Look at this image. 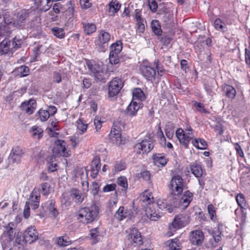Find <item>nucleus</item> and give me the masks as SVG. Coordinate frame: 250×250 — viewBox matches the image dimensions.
I'll use <instances>...</instances> for the list:
<instances>
[{"instance_id": "338daca9", "label": "nucleus", "mask_w": 250, "mask_h": 250, "mask_svg": "<svg viewBox=\"0 0 250 250\" xmlns=\"http://www.w3.org/2000/svg\"><path fill=\"white\" fill-rule=\"evenodd\" d=\"M143 22V20L137 21V29L138 32L141 33H143L145 29V26Z\"/></svg>"}, {"instance_id": "393cba45", "label": "nucleus", "mask_w": 250, "mask_h": 250, "mask_svg": "<svg viewBox=\"0 0 250 250\" xmlns=\"http://www.w3.org/2000/svg\"><path fill=\"white\" fill-rule=\"evenodd\" d=\"M193 194L187 190L184 192L182 197L180 199L179 205L187 208L193 200Z\"/></svg>"}, {"instance_id": "0eeeda50", "label": "nucleus", "mask_w": 250, "mask_h": 250, "mask_svg": "<svg viewBox=\"0 0 250 250\" xmlns=\"http://www.w3.org/2000/svg\"><path fill=\"white\" fill-rule=\"evenodd\" d=\"M121 123L120 122L117 121L113 123L110 133L109 134V138L113 144L119 146L123 144V140L122 139L121 130Z\"/></svg>"}, {"instance_id": "6ab92c4d", "label": "nucleus", "mask_w": 250, "mask_h": 250, "mask_svg": "<svg viewBox=\"0 0 250 250\" xmlns=\"http://www.w3.org/2000/svg\"><path fill=\"white\" fill-rule=\"evenodd\" d=\"M110 38L111 36L109 33L104 30H101L99 31L98 39L95 41V44L101 47L104 46V45L110 41Z\"/></svg>"}, {"instance_id": "8fccbe9b", "label": "nucleus", "mask_w": 250, "mask_h": 250, "mask_svg": "<svg viewBox=\"0 0 250 250\" xmlns=\"http://www.w3.org/2000/svg\"><path fill=\"white\" fill-rule=\"evenodd\" d=\"M167 250H178L180 249V246L178 243V240H171L167 242Z\"/></svg>"}, {"instance_id": "f8f14e48", "label": "nucleus", "mask_w": 250, "mask_h": 250, "mask_svg": "<svg viewBox=\"0 0 250 250\" xmlns=\"http://www.w3.org/2000/svg\"><path fill=\"white\" fill-rule=\"evenodd\" d=\"M122 80L120 78H115L109 83L108 86V95L113 97L117 95L123 86Z\"/></svg>"}, {"instance_id": "13d9d810", "label": "nucleus", "mask_w": 250, "mask_h": 250, "mask_svg": "<svg viewBox=\"0 0 250 250\" xmlns=\"http://www.w3.org/2000/svg\"><path fill=\"white\" fill-rule=\"evenodd\" d=\"M195 107L197 108V110L200 113H208L209 112L204 107L203 104L197 102H195L194 104Z\"/></svg>"}, {"instance_id": "a18cd8bd", "label": "nucleus", "mask_w": 250, "mask_h": 250, "mask_svg": "<svg viewBox=\"0 0 250 250\" xmlns=\"http://www.w3.org/2000/svg\"><path fill=\"white\" fill-rule=\"evenodd\" d=\"M208 211L210 216V219L213 222L217 220V217L216 214L215 207L212 204H209L208 206Z\"/></svg>"}, {"instance_id": "680f3d73", "label": "nucleus", "mask_w": 250, "mask_h": 250, "mask_svg": "<svg viewBox=\"0 0 250 250\" xmlns=\"http://www.w3.org/2000/svg\"><path fill=\"white\" fill-rule=\"evenodd\" d=\"M214 27L217 30H222L224 28V23L219 19H217L214 22Z\"/></svg>"}, {"instance_id": "e433bc0d", "label": "nucleus", "mask_w": 250, "mask_h": 250, "mask_svg": "<svg viewBox=\"0 0 250 250\" xmlns=\"http://www.w3.org/2000/svg\"><path fill=\"white\" fill-rule=\"evenodd\" d=\"M30 133L33 137L40 139L42 136L43 130L40 127L35 125L31 128Z\"/></svg>"}, {"instance_id": "f704fd0d", "label": "nucleus", "mask_w": 250, "mask_h": 250, "mask_svg": "<svg viewBox=\"0 0 250 250\" xmlns=\"http://www.w3.org/2000/svg\"><path fill=\"white\" fill-rule=\"evenodd\" d=\"M154 162L155 165H160L162 167L165 166L167 163L166 158L160 154H156L153 156Z\"/></svg>"}, {"instance_id": "603ef678", "label": "nucleus", "mask_w": 250, "mask_h": 250, "mask_svg": "<svg viewBox=\"0 0 250 250\" xmlns=\"http://www.w3.org/2000/svg\"><path fill=\"white\" fill-rule=\"evenodd\" d=\"M39 118L42 122L47 121L49 117V114L46 110L40 109L38 112Z\"/></svg>"}, {"instance_id": "1a4fd4ad", "label": "nucleus", "mask_w": 250, "mask_h": 250, "mask_svg": "<svg viewBox=\"0 0 250 250\" xmlns=\"http://www.w3.org/2000/svg\"><path fill=\"white\" fill-rule=\"evenodd\" d=\"M175 134L180 143L188 148L190 141L193 137L192 129H186L184 131L182 129L179 128Z\"/></svg>"}, {"instance_id": "7ed1b4c3", "label": "nucleus", "mask_w": 250, "mask_h": 250, "mask_svg": "<svg viewBox=\"0 0 250 250\" xmlns=\"http://www.w3.org/2000/svg\"><path fill=\"white\" fill-rule=\"evenodd\" d=\"M153 147V140L151 135L149 134L141 142L136 144L134 149L136 153L144 154L149 152Z\"/></svg>"}, {"instance_id": "5701e85b", "label": "nucleus", "mask_w": 250, "mask_h": 250, "mask_svg": "<svg viewBox=\"0 0 250 250\" xmlns=\"http://www.w3.org/2000/svg\"><path fill=\"white\" fill-rule=\"evenodd\" d=\"M131 238L137 245H142L143 243L141 233L135 228L130 229L128 238Z\"/></svg>"}, {"instance_id": "c756f323", "label": "nucleus", "mask_w": 250, "mask_h": 250, "mask_svg": "<svg viewBox=\"0 0 250 250\" xmlns=\"http://www.w3.org/2000/svg\"><path fill=\"white\" fill-rule=\"evenodd\" d=\"M151 28L153 33L158 36H160L162 35V29L161 25L159 21L157 20H153L151 22Z\"/></svg>"}, {"instance_id": "e2e57ef3", "label": "nucleus", "mask_w": 250, "mask_h": 250, "mask_svg": "<svg viewBox=\"0 0 250 250\" xmlns=\"http://www.w3.org/2000/svg\"><path fill=\"white\" fill-rule=\"evenodd\" d=\"M53 81L54 83H59L62 82V75L57 71H55L53 73Z\"/></svg>"}, {"instance_id": "ea45409f", "label": "nucleus", "mask_w": 250, "mask_h": 250, "mask_svg": "<svg viewBox=\"0 0 250 250\" xmlns=\"http://www.w3.org/2000/svg\"><path fill=\"white\" fill-rule=\"evenodd\" d=\"M69 6L68 7V8ZM72 7L71 6H70ZM53 11L56 14H59L62 12H65V14L67 15L68 12V9L67 10H65V8L64 7V5H63L61 2H57L55 3L53 5Z\"/></svg>"}, {"instance_id": "412c9836", "label": "nucleus", "mask_w": 250, "mask_h": 250, "mask_svg": "<svg viewBox=\"0 0 250 250\" xmlns=\"http://www.w3.org/2000/svg\"><path fill=\"white\" fill-rule=\"evenodd\" d=\"M36 102L35 100L30 99L27 102L23 103L21 106V110L28 115L32 114L36 108Z\"/></svg>"}, {"instance_id": "f03ea898", "label": "nucleus", "mask_w": 250, "mask_h": 250, "mask_svg": "<svg viewBox=\"0 0 250 250\" xmlns=\"http://www.w3.org/2000/svg\"><path fill=\"white\" fill-rule=\"evenodd\" d=\"M86 65L90 72V74L94 77L96 81L103 83L105 82L108 76L107 71L104 69L102 64L87 61Z\"/></svg>"}, {"instance_id": "dca6fc26", "label": "nucleus", "mask_w": 250, "mask_h": 250, "mask_svg": "<svg viewBox=\"0 0 250 250\" xmlns=\"http://www.w3.org/2000/svg\"><path fill=\"white\" fill-rule=\"evenodd\" d=\"M223 227L222 224L218 223L217 227L214 228L211 235L212 238L209 240V243L213 247H216L219 242L222 240V234L221 229Z\"/></svg>"}, {"instance_id": "09e8293b", "label": "nucleus", "mask_w": 250, "mask_h": 250, "mask_svg": "<svg viewBox=\"0 0 250 250\" xmlns=\"http://www.w3.org/2000/svg\"><path fill=\"white\" fill-rule=\"evenodd\" d=\"M153 65L154 66L155 70L157 71L158 74L160 76L164 75L165 69L164 68L163 65L160 64L158 60H156L153 62Z\"/></svg>"}, {"instance_id": "4c0bfd02", "label": "nucleus", "mask_w": 250, "mask_h": 250, "mask_svg": "<svg viewBox=\"0 0 250 250\" xmlns=\"http://www.w3.org/2000/svg\"><path fill=\"white\" fill-rule=\"evenodd\" d=\"M122 42L120 41H118L111 45L110 53L119 54L122 50Z\"/></svg>"}, {"instance_id": "4be33fe9", "label": "nucleus", "mask_w": 250, "mask_h": 250, "mask_svg": "<svg viewBox=\"0 0 250 250\" xmlns=\"http://www.w3.org/2000/svg\"><path fill=\"white\" fill-rule=\"evenodd\" d=\"M141 105L142 104L141 103L136 101H132L126 109L125 114L131 117L135 116Z\"/></svg>"}, {"instance_id": "2eb2a0df", "label": "nucleus", "mask_w": 250, "mask_h": 250, "mask_svg": "<svg viewBox=\"0 0 250 250\" xmlns=\"http://www.w3.org/2000/svg\"><path fill=\"white\" fill-rule=\"evenodd\" d=\"M204 235L200 230H195L190 233L189 241L194 245L199 246L202 244Z\"/></svg>"}, {"instance_id": "a878e982", "label": "nucleus", "mask_w": 250, "mask_h": 250, "mask_svg": "<svg viewBox=\"0 0 250 250\" xmlns=\"http://www.w3.org/2000/svg\"><path fill=\"white\" fill-rule=\"evenodd\" d=\"M191 173L197 178H201L204 172V169L201 164L197 161L190 165Z\"/></svg>"}, {"instance_id": "774afa93", "label": "nucleus", "mask_w": 250, "mask_h": 250, "mask_svg": "<svg viewBox=\"0 0 250 250\" xmlns=\"http://www.w3.org/2000/svg\"><path fill=\"white\" fill-rule=\"evenodd\" d=\"M100 188L99 184L97 182H94L92 184L91 192L93 195H96L98 194Z\"/></svg>"}, {"instance_id": "c03bdc74", "label": "nucleus", "mask_w": 250, "mask_h": 250, "mask_svg": "<svg viewBox=\"0 0 250 250\" xmlns=\"http://www.w3.org/2000/svg\"><path fill=\"white\" fill-rule=\"evenodd\" d=\"M236 200L241 208H246L247 207L245 197L243 194L239 193L236 196Z\"/></svg>"}, {"instance_id": "3c124183", "label": "nucleus", "mask_w": 250, "mask_h": 250, "mask_svg": "<svg viewBox=\"0 0 250 250\" xmlns=\"http://www.w3.org/2000/svg\"><path fill=\"white\" fill-rule=\"evenodd\" d=\"M165 133L166 136L169 139H171L172 138L174 130H173V126L170 123H169L168 125H167L165 128Z\"/></svg>"}, {"instance_id": "6e6d98bb", "label": "nucleus", "mask_w": 250, "mask_h": 250, "mask_svg": "<svg viewBox=\"0 0 250 250\" xmlns=\"http://www.w3.org/2000/svg\"><path fill=\"white\" fill-rule=\"evenodd\" d=\"M18 72L21 73V76L24 77L28 75L29 73V68L25 65H21L18 68Z\"/></svg>"}, {"instance_id": "58836bf2", "label": "nucleus", "mask_w": 250, "mask_h": 250, "mask_svg": "<svg viewBox=\"0 0 250 250\" xmlns=\"http://www.w3.org/2000/svg\"><path fill=\"white\" fill-rule=\"evenodd\" d=\"M89 235L92 239V243L95 244L99 241L100 239V235H99V229L96 228L90 230Z\"/></svg>"}, {"instance_id": "2f4dec72", "label": "nucleus", "mask_w": 250, "mask_h": 250, "mask_svg": "<svg viewBox=\"0 0 250 250\" xmlns=\"http://www.w3.org/2000/svg\"><path fill=\"white\" fill-rule=\"evenodd\" d=\"M223 90L226 96L231 99H233L236 94L235 89L232 86L229 84H225L223 86Z\"/></svg>"}, {"instance_id": "a211bd4d", "label": "nucleus", "mask_w": 250, "mask_h": 250, "mask_svg": "<svg viewBox=\"0 0 250 250\" xmlns=\"http://www.w3.org/2000/svg\"><path fill=\"white\" fill-rule=\"evenodd\" d=\"M132 214L133 212L131 210L122 206L116 211L114 217L118 221H121L126 218H131Z\"/></svg>"}, {"instance_id": "37998d69", "label": "nucleus", "mask_w": 250, "mask_h": 250, "mask_svg": "<svg viewBox=\"0 0 250 250\" xmlns=\"http://www.w3.org/2000/svg\"><path fill=\"white\" fill-rule=\"evenodd\" d=\"M53 34L57 38L62 39L65 37L64 29L58 27H54L51 29Z\"/></svg>"}, {"instance_id": "c85d7f7f", "label": "nucleus", "mask_w": 250, "mask_h": 250, "mask_svg": "<svg viewBox=\"0 0 250 250\" xmlns=\"http://www.w3.org/2000/svg\"><path fill=\"white\" fill-rule=\"evenodd\" d=\"M145 99V94L140 88H137L133 90L132 101H136L141 103V102Z\"/></svg>"}, {"instance_id": "052dcab7", "label": "nucleus", "mask_w": 250, "mask_h": 250, "mask_svg": "<svg viewBox=\"0 0 250 250\" xmlns=\"http://www.w3.org/2000/svg\"><path fill=\"white\" fill-rule=\"evenodd\" d=\"M50 185L47 183H43L42 184V190L43 195H46L49 193Z\"/></svg>"}, {"instance_id": "f3484780", "label": "nucleus", "mask_w": 250, "mask_h": 250, "mask_svg": "<svg viewBox=\"0 0 250 250\" xmlns=\"http://www.w3.org/2000/svg\"><path fill=\"white\" fill-rule=\"evenodd\" d=\"M28 16V12L27 11L22 10L19 12L17 19L13 22V25L18 28H23L25 26V21Z\"/></svg>"}, {"instance_id": "c9c22d12", "label": "nucleus", "mask_w": 250, "mask_h": 250, "mask_svg": "<svg viewBox=\"0 0 250 250\" xmlns=\"http://www.w3.org/2000/svg\"><path fill=\"white\" fill-rule=\"evenodd\" d=\"M55 242L61 247L68 246L71 243V241L66 236H62L56 238Z\"/></svg>"}, {"instance_id": "20e7f679", "label": "nucleus", "mask_w": 250, "mask_h": 250, "mask_svg": "<svg viewBox=\"0 0 250 250\" xmlns=\"http://www.w3.org/2000/svg\"><path fill=\"white\" fill-rule=\"evenodd\" d=\"M141 74L147 81L152 82L155 79L156 71L153 65L147 61H144L140 65Z\"/></svg>"}, {"instance_id": "69168bd1", "label": "nucleus", "mask_w": 250, "mask_h": 250, "mask_svg": "<svg viewBox=\"0 0 250 250\" xmlns=\"http://www.w3.org/2000/svg\"><path fill=\"white\" fill-rule=\"evenodd\" d=\"M21 43H22V41L21 39L17 38V37H15L13 38V42H12L13 47L15 49L19 48L21 47Z\"/></svg>"}, {"instance_id": "423d86ee", "label": "nucleus", "mask_w": 250, "mask_h": 250, "mask_svg": "<svg viewBox=\"0 0 250 250\" xmlns=\"http://www.w3.org/2000/svg\"><path fill=\"white\" fill-rule=\"evenodd\" d=\"M189 217L186 214H180L175 216L173 221L169 226L171 231L174 232L178 229L185 227L189 222Z\"/></svg>"}, {"instance_id": "bb28decb", "label": "nucleus", "mask_w": 250, "mask_h": 250, "mask_svg": "<svg viewBox=\"0 0 250 250\" xmlns=\"http://www.w3.org/2000/svg\"><path fill=\"white\" fill-rule=\"evenodd\" d=\"M108 12L110 16H113L121 8V4L116 0H112L108 4Z\"/></svg>"}, {"instance_id": "0e129e2a", "label": "nucleus", "mask_w": 250, "mask_h": 250, "mask_svg": "<svg viewBox=\"0 0 250 250\" xmlns=\"http://www.w3.org/2000/svg\"><path fill=\"white\" fill-rule=\"evenodd\" d=\"M77 128L81 130V133H83L87 129V125L83 123L81 120L77 122Z\"/></svg>"}, {"instance_id": "4468645a", "label": "nucleus", "mask_w": 250, "mask_h": 250, "mask_svg": "<svg viewBox=\"0 0 250 250\" xmlns=\"http://www.w3.org/2000/svg\"><path fill=\"white\" fill-rule=\"evenodd\" d=\"M23 234L25 242L30 244L38 239V233L34 226L28 228Z\"/></svg>"}, {"instance_id": "b1692460", "label": "nucleus", "mask_w": 250, "mask_h": 250, "mask_svg": "<svg viewBox=\"0 0 250 250\" xmlns=\"http://www.w3.org/2000/svg\"><path fill=\"white\" fill-rule=\"evenodd\" d=\"M23 154L22 150L19 146L13 147L10 153L9 159L12 160L13 163H19Z\"/></svg>"}, {"instance_id": "864d4df0", "label": "nucleus", "mask_w": 250, "mask_h": 250, "mask_svg": "<svg viewBox=\"0 0 250 250\" xmlns=\"http://www.w3.org/2000/svg\"><path fill=\"white\" fill-rule=\"evenodd\" d=\"M118 184L122 187V190H126L128 188L127 179L125 177H120L117 179Z\"/></svg>"}, {"instance_id": "79ce46f5", "label": "nucleus", "mask_w": 250, "mask_h": 250, "mask_svg": "<svg viewBox=\"0 0 250 250\" xmlns=\"http://www.w3.org/2000/svg\"><path fill=\"white\" fill-rule=\"evenodd\" d=\"M48 208L50 213L54 217L58 216L59 212L55 206V202L53 200H50L48 201Z\"/></svg>"}, {"instance_id": "5fc2aeb1", "label": "nucleus", "mask_w": 250, "mask_h": 250, "mask_svg": "<svg viewBox=\"0 0 250 250\" xmlns=\"http://www.w3.org/2000/svg\"><path fill=\"white\" fill-rule=\"evenodd\" d=\"M109 62L112 64H116L119 62L118 54L110 53L109 56Z\"/></svg>"}, {"instance_id": "473e14b6", "label": "nucleus", "mask_w": 250, "mask_h": 250, "mask_svg": "<svg viewBox=\"0 0 250 250\" xmlns=\"http://www.w3.org/2000/svg\"><path fill=\"white\" fill-rule=\"evenodd\" d=\"M10 42L8 40H3L0 43V55L7 54L10 50Z\"/></svg>"}, {"instance_id": "aec40b11", "label": "nucleus", "mask_w": 250, "mask_h": 250, "mask_svg": "<svg viewBox=\"0 0 250 250\" xmlns=\"http://www.w3.org/2000/svg\"><path fill=\"white\" fill-rule=\"evenodd\" d=\"M101 160L99 157H95L91 164V176L95 179L97 177L101 168Z\"/></svg>"}, {"instance_id": "cd10ccee", "label": "nucleus", "mask_w": 250, "mask_h": 250, "mask_svg": "<svg viewBox=\"0 0 250 250\" xmlns=\"http://www.w3.org/2000/svg\"><path fill=\"white\" fill-rule=\"evenodd\" d=\"M74 7H68V12L69 13V17L67 19V20L65 21L64 24V26L67 29H71L73 28L74 23L75 20L73 17V12H74Z\"/></svg>"}, {"instance_id": "39448f33", "label": "nucleus", "mask_w": 250, "mask_h": 250, "mask_svg": "<svg viewBox=\"0 0 250 250\" xmlns=\"http://www.w3.org/2000/svg\"><path fill=\"white\" fill-rule=\"evenodd\" d=\"M169 188L171 190L170 194L176 199L183 190L184 182L182 177L179 175L173 176L170 181Z\"/></svg>"}, {"instance_id": "a19ab883", "label": "nucleus", "mask_w": 250, "mask_h": 250, "mask_svg": "<svg viewBox=\"0 0 250 250\" xmlns=\"http://www.w3.org/2000/svg\"><path fill=\"white\" fill-rule=\"evenodd\" d=\"M84 32L87 35H90L95 32L96 30V25L94 23H83Z\"/></svg>"}, {"instance_id": "f257e3e1", "label": "nucleus", "mask_w": 250, "mask_h": 250, "mask_svg": "<svg viewBox=\"0 0 250 250\" xmlns=\"http://www.w3.org/2000/svg\"><path fill=\"white\" fill-rule=\"evenodd\" d=\"M99 210V207L95 204L89 207L82 208L78 212L77 219L83 224L91 223L97 219Z\"/></svg>"}, {"instance_id": "49530a36", "label": "nucleus", "mask_w": 250, "mask_h": 250, "mask_svg": "<svg viewBox=\"0 0 250 250\" xmlns=\"http://www.w3.org/2000/svg\"><path fill=\"white\" fill-rule=\"evenodd\" d=\"M142 200L144 203H147V204H146V205L149 204L154 203L151 193L148 192L147 191L144 192Z\"/></svg>"}, {"instance_id": "6e6552de", "label": "nucleus", "mask_w": 250, "mask_h": 250, "mask_svg": "<svg viewBox=\"0 0 250 250\" xmlns=\"http://www.w3.org/2000/svg\"><path fill=\"white\" fill-rule=\"evenodd\" d=\"M160 205L159 203L147 205L142 214L150 220L156 221L161 217V215L156 210L157 207L162 208V207H160Z\"/></svg>"}, {"instance_id": "72a5a7b5", "label": "nucleus", "mask_w": 250, "mask_h": 250, "mask_svg": "<svg viewBox=\"0 0 250 250\" xmlns=\"http://www.w3.org/2000/svg\"><path fill=\"white\" fill-rule=\"evenodd\" d=\"M54 156L55 155L53 154L49 156L47 159L48 170L51 172H53L57 169L58 166L55 162L56 160Z\"/></svg>"}, {"instance_id": "bf43d9fd", "label": "nucleus", "mask_w": 250, "mask_h": 250, "mask_svg": "<svg viewBox=\"0 0 250 250\" xmlns=\"http://www.w3.org/2000/svg\"><path fill=\"white\" fill-rule=\"evenodd\" d=\"M148 5L150 10L152 13L156 12L158 8V4L155 0H148Z\"/></svg>"}, {"instance_id": "ddd939ff", "label": "nucleus", "mask_w": 250, "mask_h": 250, "mask_svg": "<svg viewBox=\"0 0 250 250\" xmlns=\"http://www.w3.org/2000/svg\"><path fill=\"white\" fill-rule=\"evenodd\" d=\"M16 224L13 222H10L4 226V230L2 235V239L7 243L11 242L15 237L14 230L16 228Z\"/></svg>"}, {"instance_id": "7c9ffc66", "label": "nucleus", "mask_w": 250, "mask_h": 250, "mask_svg": "<svg viewBox=\"0 0 250 250\" xmlns=\"http://www.w3.org/2000/svg\"><path fill=\"white\" fill-rule=\"evenodd\" d=\"M70 195L74 201L77 204H81L84 199L81 192L76 188H73L71 190Z\"/></svg>"}, {"instance_id": "de8ad7c7", "label": "nucleus", "mask_w": 250, "mask_h": 250, "mask_svg": "<svg viewBox=\"0 0 250 250\" xmlns=\"http://www.w3.org/2000/svg\"><path fill=\"white\" fill-rule=\"evenodd\" d=\"M158 135L159 136V138L161 141V144L164 143V144L167 146V147L168 148H172V145L170 142H166V139L163 133L162 132L161 126H159V131L158 132Z\"/></svg>"}, {"instance_id": "9b49d317", "label": "nucleus", "mask_w": 250, "mask_h": 250, "mask_svg": "<svg viewBox=\"0 0 250 250\" xmlns=\"http://www.w3.org/2000/svg\"><path fill=\"white\" fill-rule=\"evenodd\" d=\"M40 198V189L35 188L31 192L25 204L30 206L32 209L35 210L39 207Z\"/></svg>"}, {"instance_id": "4d7b16f0", "label": "nucleus", "mask_w": 250, "mask_h": 250, "mask_svg": "<svg viewBox=\"0 0 250 250\" xmlns=\"http://www.w3.org/2000/svg\"><path fill=\"white\" fill-rule=\"evenodd\" d=\"M138 177L142 178L144 181H148L150 179V172L147 170L142 171L139 174Z\"/></svg>"}, {"instance_id": "9d476101", "label": "nucleus", "mask_w": 250, "mask_h": 250, "mask_svg": "<svg viewBox=\"0 0 250 250\" xmlns=\"http://www.w3.org/2000/svg\"><path fill=\"white\" fill-rule=\"evenodd\" d=\"M66 143L62 140H57L55 142V146L53 149V153L56 156H62L67 157L70 155L69 150L66 148Z\"/></svg>"}]
</instances>
